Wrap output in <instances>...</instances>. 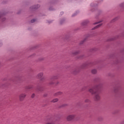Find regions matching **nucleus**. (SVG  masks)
I'll list each match as a JSON object with an SVG mask.
<instances>
[{"label": "nucleus", "instance_id": "1", "mask_svg": "<svg viewBox=\"0 0 124 124\" xmlns=\"http://www.w3.org/2000/svg\"><path fill=\"white\" fill-rule=\"evenodd\" d=\"M102 89V84L100 83L99 85L89 89V92L92 94H94L95 98V100H99L100 99V96H99V93Z\"/></svg>", "mask_w": 124, "mask_h": 124}, {"label": "nucleus", "instance_id": "2", "mask_svg": "<svg viewBox=\"0 0 124 124\" xmlns=\"http://www.w3.org/2000/svg\"><path fill=\"white\" fill-rule=\"evenodd\" d=\"M103 2V0H98L97 1V3H95V2H93L91 4V7H92V9H91V11H92V12H93V11H94V10H95L96 7H97V5H98V4H99V3H101V2Z\"/></svg>", "mask_w": 124, "mask_h": 124}, {"label": "nucleus", "instance_id": "3", "mask_svg": "<svg viewBox=\"0 0 124 124\" xmlns=\"http://www.w3.org/2000/svg\"><path fill=\"white\" fill-rule=\"evenodd\" d=\"M39 7H40V5L39 4L34 5L30 7V10L31 11H32V12L35 11V10H36V9L39 8Z\"/></svg>", "mask_w": 124, "mask_h": 124}, {"label": "nucleus", "instance_id": "4", "mask_svg": "<svg viewBox=\"0 0 124 124\" xmlns=\"http://www.w3.org/2000/svg\"><path fill=\"white\" fill-rule=\"evenodd\" d=\"M4 14L0 13V23H4L6 18L4 17Z\"/></svg>", "mask_w": 124, "mask_h": 124}, {"label": "nucleus", "instance_id": "5", "mask_svg": "<svg viewBox=\"0 0 124 124\" xmlns=\"http://www.w3.org/2000/svg\"><path fill=\"white\" fill-rule=\"evenodd\" d=\"M94 35H95L94 34H93V35H88L85 39H84L83 40L81 41L79 44L80 45H82V44H83L84 43V42H86L87 41V39H88V37H93V36H94Z\"/></svg>", "mask_w": 124, "mask_h": 124}, {"label": "nucleus", "instance_id": "6", "mask_svg": "<svg viewBox=\"0 0 124 124\" xmlns=\"http://www.w3.org/2000/svg\"><path fill=\"white\" fill-rule=\"evenodd\" d=\"M90 23V21L89 20H86L84 21L82 23H81V27L82 28H85V27H87V25Z\"/></svg>", "mask_w": 124, "mask_h": 124}, {"label": "nucleus", "instance_id": "7", "mask_svg": "<svg viewBox=\"0 0 124 124\" xmlns=\"http://www.w3.org/2000/svg\"><path fill=\"white\" fill-rule=\"evenodd\" d=\"M56 79H58V77L57 76L51 77L50 84V85L54 84V82L53 81H54L55 80H56Z\"/></svg>", "mask_w": 124, "mask_h": 124}, {"label": "nucleus", "instance_id": "8", "mask_svg": "<svg viewBox=\"0 0 124 124\" xmlns=\"http://www.w3.org/2000/svg\"><path fill=\"white\" fill-rule=\"evenodd\" d=\"M37 78L40 79L41 81H44V78H43V73H40L37 76Z\"/></svg>", "mask_w": 124, "mask_h": 124}, {"label": "nucleus", "instance_id": "9", "mask_svg": "<svg viewBox=\"0 0 124 124\" xmlns=\"http://www.w3.org/2000/svg\"><path fill=\"white\" fill-rule=\"evenodd\" d=\"M57 2L56 0H51L48 3V5L51 6L52 5H54Z\"/></svg>", "mask_w": 124, "mask_h": 124}, {"label": "nucleus", "instance_id": "10", "mask_svg": "<svg viewBox=\"0 0 124 124\" xmlns=\"http://www.w3.org/2000/svg\"><path fill=\"white\" fill-rule=\"evenodd\" d=\"M75 118V115H69L67 117V121H71L73 120Z\"/></svg>", "mask_w": 124, "mask_h": 124}, {"label": "nucleus", "instance_id": "11", "mask_svg": "<svg viewBox=\"0 0 124 124\" xmlns=\"http://www.w3.org/2000/svg\"><path fill=\"white\" fill-rule=\"evenodd\" d=\"M65 20H66L65 18H60V24L62 25V24H64V23H65Z\"/></svg>", "mask_w": 124, "mask_h": 124}, {"label": "nucleus", "instance_id": "12", "mask_svg": "<svg viewBox=\"0 0 124 124\" xmlns=\"http://www.w3.org/2000/svg\"><path fill=\"white\" fill-rule=\"evenodd\" d=\"M25 97H26V94H21L20 95V101H22V100H24V99H25Z\"/></svg>", "mask_w": 124, "mask_h": 124}, {"label": "nucleus", "instance_id": "13", "mask_svg": "<svg viewBox=\"0 0 124 124\" xmlns=\"http://www.w3.org/2000/svg\"><path fill=\"white\" fill-rule=\"evenodd\" d=\"M44 90V88L41 86H38L36 88V91H38V92H42Z\"/></svg>", "mask_w": 124, "mask_h": 124}, {"label": "nucleus", "instance_id": "14", "mask_svg": "<svg viewBox=\"0 0 124 124\" xmlns=\"http://www.w3.org/2000/svg\"><path fill=\"white\" fill-rule=\"evenodd\" d=\"M102 25V24H98V25L95 26L94 27H93V29H92V30H96V29H98V28H100V27H101V25Z\"/></svg>", "mask_w": 124, "mask_h": 124}, {"label": "nucleus", "instance_id": "15", "mask_svg": "<svg viewBox=\"0 0 124 124\" xmlns=\"http://www.w3.org/2000/svg\"><path fill=\"white\" fill-rule=\"evenodd\" d=\"M120 18V16H117L116 17L114 18L113 19H112L111 21V23H114L115 21H117V20H119V18Z\"/></svg>", "mask_w": 124, "mask_h": 124}, {"label": "nucleus", "instance_id": "16", "mask_svg": "<svg viewBox=\"0 0 124 124\" xmlns=\"http://www.w3.org/2000/svg\"><path fill=\"white\" fill-rule=\"evenodd\" d=\"M102 12L101 10L98 11V14L97 15V16H95L96 19H98V16H99V15H100V14Z\"/></svg>", "mask_w": 124, "mask_h": 124}, {"label": "nucleus", "instance_id": "17", "mask_svg": "<svg viewBox=\"0 0 124 124\" xmlns=\"http://www.w3.org/2000/svg\"><path fill=\"white\" fill-rule=\"evenodd\" d=\"M119 7L120 8H122V9H124V2L120 4Z\"/></svg>", "mask_w": 124, "mask_h": 124}, {"label": "nucleus", "instance_id": "18", "mask_svg": "<svg viewBox=\"0 0 124 124\" xmlns=\"http://www.w3.org/2000/svg\"><path fill=\"white\" fill-rule=\"evenodd\" d=\"M62 93L61 92L56 93L54 94V96H57V95H60L62 94Z\"/></svg>", "mask_w": 124, "mask_h": 124}, {"label": "nucleus", "instance_id": "19", "mask_svg": "<svg viewBox=\"0 0 124 124\" xmlns=\"http://www.w3.org/2000/svg\"><path fill=\"white\" fill-rule=\"evenodd\" d=\"M18 81H23V77L19 76L17 78Z\"/></svg>", "mask_w": 124, "mask_h": 124}, {"label": "nucleus", "instance_id": "20", "mask_svg": "<svg viewBox=\"0 0 124 124\" xmlns=\"http://www.w3.org/2000/svg\"><path fill=\"white\" fill-rule=\"evenodd\" d=\"M94 81L95 82H100V79L99 78H95Z\"/></svg>", "mask_w": 124, "mask_h": 124}, {"label": "nucleus", "instance_id": "21", "mask_svg": "<svg viewBox=\"0 0 124 124\" xmlns=\"http://www.w3.org/2000/svg\"><path fill=\"white\" fill-rule=\"evenodd\" d=\"M102 22H103V20H102L100 21L95 22V23H93V25H97V24H100V23H102Z\"/></svg>", "mask_w": 124, "mask_h": 124}, {"label": "nucleus", "instance_id": "22", "mask_svg": "<svg viewBox=\"0 0 124 124\" xmlns=\"http://www.w3.org/2000/svg\"><path fill=\"white\" fill-rule=\"evenodd\" d=\"M79 53H80V51H75V52H73V55H75V56H76V55H78V54H79Z\"/></svg>", "mask_w": 124, "mask_h": 124}, {"label": "nucleus", "instance_id": "23", "mask_svg": "<svg viewBox=\"0 0 124 124\" xmlns=\"http://www.w3.org/2000/svg\"><path fill=\"white\" fill-rule=\"evenodd\" d=\"M92 73H93V74H95L96 73V70L94 69L92 70Z\"/></svg>", "mask_w": 124, "mask_h": 124}, {"label": "nucleus", "instance_id": "24", "mask_svg": "<svg viewBox=\"0 0 124 124\" xmlns=\"http://www.w3.org/2000/svg\"><path fill=\"white\" fill-rule=\"evenodd\" d=\"M49 10L50 11H54V10H55V9H54V8H53V7H50L49 8Z\"/></svg>", "mask_w": 124, "mask_h": 124}, {"label": "nucleus", "instance_id": "25", "mask_svg": "<svg viewBox=\"0 0 124 124\" xmlns=\"http://www.w3.org/2000/svg\"><path fill=\"white\" fill-rule=\"evenodd\" d=\"M59 100V99L58 98H55L54 99H53L52 101H51V102H57V101H58Z\"/></svg>", "mask_w": 124, "mask_h": 124}, {"label": "nucleus", "instance_id": "26", "mask_svg": "<svg viewBox=\"0 0 124 124\" xmlns=\"http://www.w3.org/2000/svg\"><path fill=\"white\" fill-rule=\"evenodd\" d=\"M77 14H78V13L76 12L72 15V17H75V16L77 15Z\"/></svg>", "mask_w": 124, "mask_h": 124}, {"label": "nucleus", "instance_id": "27", "mask_svg": "<svg viewBox=\"0 0 124 124\" xmlns=\"http://www.w3.org/2000/svg\"><path fill=\"white\" fill-rule=\"evenodd\" d=\"M78 72H79V71H77V70H75L73 74H77V73H78Z\"/></svg>", "mask_w": 124, "mask_h": 124}, {"label": "nucleus", "instance_id": "28", "mask_svg": "<svg viewBox=\"0 0 124 124\" xmlns=\"http://www.w3.org/2000/svg\"><path fill=\"white\" fill-rule=\"evenodd\" d=\"M85 102H86V103H90L91 101H90V100H89V99H86L85 100Z\"/></svg>", "mask_w": 124, "mask_h": 124}, {"label": "nucleus", "instance_id": "29", "mask_svg": "<svg viewBox=\"0 0 124 124\" xmlns=\"http://www.w3.org/2000/svg\"><path fill=\"white\" fill-rule=\"evenodd\" d=\"M35 21H36V19H31V23H34V22H35Z\"/></svg>", "mask_w": 124, "mask_h": 124}, {"label": "nucleus", "instance_id": "30", "mask_svg": "<svg viewBox=\"0 0 124 124\" xmlns=\"http://www.w3.org/2000/svg\"><path fill=\"white\" fill-rule=\"evenodd\" d=\"M86 66H87V64H83L82 66V68H86Z\"/></svg>", "mask_w": 124, "mask_h": 124}, {"label": "nucleus", "instance_id": "31", "mask_svg": "<svg viewBox=\"0 0 124 124\" xmlns=\"http://www.w3.org/2000/svg\"><path fill=\"white\" fill-rule=\"evenodd\" d=\"M113 40H115V38H112L108 39V41H113Z\"/></svg>", "mask_w": 124, "mask_h": 124}, {"label": "nucleus", "instance_id": "32", "mask_svg": "<svg viewBox=\"0 0 124 124\" xmlns=\"http://www.w3.org/2000/svg\"><path fill=\"white\" fill-rule=\"evenodd\" d=\"M84 58V55H81L78 57V59H83Z\"/></svg>", "mask_w": 124, "mask_h": 124}, {"label": "nucleus", "instance_id": "33", "mask_svg": "<svg viewBox=\"0 0 124 124\" xmlns=\"http://www.w3.org/2000/svg\"><path fill=\"white\" fill-rule=\"evenodd\" d=\"M32 88V86H28L26 88V89H27V90H31V89Z\"/></svg>", "mask_w": 124, "mask_h": 124}, {"label": "nucleus", "instance_id": "34", "mask_svg": "<svg viewBox=\"0 0 124 124\" xmlns=\"http://www.w3.org/2000/svg\"><path fill=\"white\" fill-rule=\"evenodd\" d=\"M3 45V44L2 43V42L1 41H0V47H1Z\"/></svg>", "mask_w": 124, "mask_h": 124}, {"label": "nucleus", "instance_id": "35", "mask_svg": "<svg viewBox=\"0 0 124 124\" xmlns=\"http://www.w3.org/2000/svg\"><path fill=\"white\" fill-rule=\"evenodd\" d=\"M34 96H35V94H34V93L32 94L31 98H34Z\"/></svg>", "mask_w": 124, "mask_h": 124}, {"label": "nucleus", "instance_id": "36", "mask_svg": "<svg viewBox=\"0 0 124 124\" xmlns=\"http://www.w3.org/2000/svg\"><path fill=\"white\" fill-rule=\"evenodd\" d=\"M63 12H61L60 14V16H62L63 15Z\"/></svg>", "mask_w": 124, "mask_h": 124}, {"label": "nucleus", "instance_id": "37", "mask_svg": "<svg viewBox=\"0 0 124 124\" xmlns=\"http://www.w3.org/2000/svg\"><path fill=\"white\" fill-rule=\"evenodd\" d=\"M66 105H66V104L62 105L61 107H65V106H66Z\"/></svg>", "mask_w": 124, "mask_h": 124}, {"label": "nucleus", "instance_id": "38", "mask_svg": "<svg viewBox=\"0 0 124 124\" xmlns=\"http://www.w3.org/2000/svg\"><path fill=\"white\" fill-rule=\"evenodd\" d=\"M43 60H44V58H41L39 59V61H43Z\"/></svg>", "mask_w": 124, "mask_h": 124}, {"label": "nucleus", "instance_id": "39", "mask_svg": "<svg viewBox=\"0 0 124 124\" xmlns=\"http://www.w3.org/2000/svg\"><path fill=\"white\" fill-rule=\"evenodd\" d=\"M69 37V35H67L65 36V39H67Z\"/></svg>", "mask_w": 124, "mask_h": 124}, {"label": "nucleus", "instance_id": "40", "mask_svg": "<svg viewBox=\"0 0 124 124\" xmlns=\"http://www.w3.org/2000/svg\"><path fill=\"white\" fill-rule=\"evenodd\" d=\"M44 96H45V97L47 96V94H45L44 95Z\"/></svg>", "mask_w": 124, "mask_h": 124}, {"label": "nucleus", "instance_id": "41", "mask_svg": "<svg viewBox=\"0 0 124 124\" xmlns=\"http://www.w3.org/2000/svg\"><path fill=\"white\" fill-rule=\"evenodd\" d=\"M93 51H96V50H95V49L93 48Z\"/></svg>", "mask_w": 124, "mask_h": 124}, {"label": "nucleus", "instance_id": "42", "mask_svg": "<svg viewBox=\"0 0 124 124\" xmlns=\"http://www.w3.org/2000/svg\"><path fill=\"white\" fill-rule=\"evenodd\" d=\"M116 63H119V62L117 61V62H116Z\"/></svg>", "mask_w": 124, "mask_h": 124}, {"label": "nucleus", "instance_id": "43", "mask_svg": "<svg viewBox=\"0 0 124 124\" xmlns=\"http://www.w3.org/2000/svg\"><path fill=\"white\" fill-rule=\"evenodd\" d=\"M51 124V123H47V124Z\"/></svg>", "mask_w": 124, "mask_h": 124}]
</instances>
